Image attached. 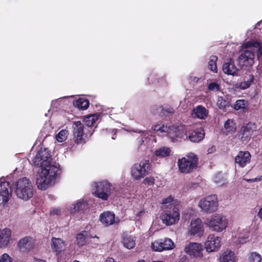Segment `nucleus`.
<instances>
[{"instance_id":"nucleus-1","label":"nucleus","mask_w":262,"mask_h":262,"mask_svg":"<svg viewBox=\"0 0 262 262\" xmlns=\"http://www.w3.org/2000/svg\"><path fill=\"white\" fill-rule=\"evenodd\" d=\"M51 160L50 154L47 149L39 150L33 160L35 165L42 167L36 178V185L39 189H47L55 183L56 178L59 174L58 167L50 164Z\"/></svg>"},{"instance_id":"nucleus-2","label":"nucleus","mask_w":262,"mask_h":262,"mask_svg":"<svg viewBox=\"0 0 262 262\" xmlns=\"http://www.w3.org/2000/svg\"><path fill=\"white\" fill-rule=\"evenodd\" d=\"M15 187V193L20 199L28 200L33 195V185L29 179L26 178H23L16 182Z\"/></svg>"},{"instance_id":"nucleus-3","label":"nucleus","mask_w":262,"mask_h":262,"mask_svg":"<svg viewBox=\"0 0 262 262\" xmlns=\"http://www.w3.org/2000/svg\"><path fill=\"white\" fill-rule=\"evenodd\" d=\"M204 223L212 231L217 232L223 231L228 226L226 217L220 213L212 215L205 221Z\"/></svg>"},{"instance_id":"nucleus-4","label":"nucleus","mask_w":262,"mask_h":262,"mask_svg":"<svg viewBox=\"0 0 262 262\" xmlns=\"http://www.w3.org/2000/svg\"><path fill=\"white\" fill-rule=\"evenodd\" d=\"M198 163L197 156L193 153H189L185 157L179 159L178 164L181 172L188 173L196 167Z\"/></svg>"},{"instance_id":"nucleus-5","label":"nucleus","mask_w":262,"mask_h":262,"mask_svg":"<svg viewBox=\"0 0 262 262\" xmlns=\"http://www.w3.org/2000/svg\"><path fill=\"white\" fill-rule=\"evenodd\" d=\"M243 51L238 57V63L241 66H251L254 63L255 54L253 48L249 45V41L242 46Z\"/></svg>"},{"instance_id":"nucleus-6","label":"nucleus","mask_w":262,"mask_h":262,"mask_svg":"<svg viewBox=\"0 0 262 262\" xmlns=\"http://www.w3.org/2000/svg\"><path fill=\"white\" fill-rule=\"evenodd\" d=\"M201 211L206 214H211L217 209L218 201L216 195H210L201 199L198 203Z\"/></svg>"},{"instance_id":"nucleus-7","label":"nucleus","mask_w":262,"mask_h":262,"mask_svg":"<svg viewBox=\"0 0 262 262\" xmlns=\"http://www.w3.org/2000/svg\"><path fill=\"white\" fill-rule=\"evenodd\" d=\"M171 205V209H164L161 215L162 222L167 226L178 223L180 219L179 207Z\"/></svg>"},{"instance_id":"nucleus-8","label":"nucleus","mask_w":262,"mask_h":262,"mask_svg":"<svg viewBox=\"0 0 262 262\" xmlns=\"http://www.w3.org/2000/svg\"><path fill=\"white\" fill-rule=\"evenodd\" d=\"M94 193L99 198L106 200L111 193V186L107 181L95 183Z\"/></svg>"},{"instance_id":"nucleus-9","label":"nucleus","mask_w":262,"mask_h":262,"mask_svg":"<svg viewBox=\"0 0 262 262\" xmlns=\"http://www.w3.org/2000/svg\"><path fill=\"white\" fill-rule=\"evenodd\" d=\"M172 142L187 139V134L183 126H169L166 135Z\"/></svg>"},{"instance_id":"nucleus-10","label":"nucleus","mask_w":262,"mask_h":262,"mask_svg":"<svg viewBox=\"0 0 262 262\" xmlns=\"http://www.w3.org/2000/svg\"><path fill=\"white\" fill-rule=\"evenodd\" d=\"M149 168L148 161H142L139 163L135 164L132 167V176L134 179L139 180L146 174Z\"/></svg>"},{"instance_id":"nucleus-11","label":"nucleus","mask_w":262,"mask_h":262,"mask_svg":"<svg viewBox=\"0 0 262 262\" xmlns=\"http://www.w3.org/2000/svg\"><path fill=\"white\" fill-rule=\"evenodd\" d=\"M152 250L157 252H162L164 250H169L174 247V243L169 238L160 239L154 241L151 245Z\"/></svg>"},{"instance_id":"nucleus-12","label":"nucleus","mask_w":262,"mask_h":262,"mask_svg":"<svg viewBox=\"0 0 262 262\" xmlns=\"http://www.w3.org/2000/svg\"><path fill=\"white\" fill-rule=\"evenodd\" d=\"M73 135L74 142L77 144H83V125L80 121L74 122L73 124Z\"/></svg>"},{"instance_id":"nucleus-13","label":"nucleus","mask_w":262,"mask_h":262,"mask_svg":"<svg viewBox=\"0 0 262 262\" xmlns=\"http://www.w3.org/2000/svg\"><path fill=\"white\" fill-rule=\"evenodd\" d=\"M221 239L220 237L210 234L205 243L206 251L208 252L217 251L221 247Z\"/></svg>"},{"instance_id":"nucleus-14","label":"nucleus","mask_w":262,"mask_h":262,"mask_svg":"<svg viewBox=\"0 0 262 262\" xmlns=\"http://www.w3.org/2000/svg\"><path fill=\"white\" fill-rule=\"evenodd\" d=\"M204 232V226L201 220L199 218L192 220L188 228V232L190 235L201 236Z\"/></svg>"},{"instance_id":"nucleus-15","label":"nucleus","mask_w":262,"mask_h":262,"mask_svg":"<svg viewBox=\"0 0 262 262\" xmlns=\"http://www.w3.org/2000/svg\"><path fill=\"white\" fill-rule=\"evenodd\" d=\"M11 196V186L8 182L0 184V205L6 203Z\"/></svg>"},{"instance_id":"nucleus-16","label":"nucleus","mask_w":262,"mask_h":262,"mask_svg":"<svg viewBox=\"0 0 262 262\" xmlns=\"http://www.w3.org/2000/svg\"><path fill=\"white\" fill-rule=\"evenodd\" d=\"M202 246L201 244L197 243H189L185 248L186 253L195 257H202Z\"/></svg>"},{"instance_id":"nucleus-17","label":"nucleus","mask_w":262,"mask_h":262,"mask_svg":"<svg viewBox=\"0 0 262 262\" xmlns=\"http://www.w3.org/2000/svg\"><path fill=\"white\" fill-rule=\"evenodd\" d=\"M51 246L52 249L56 252L58 259H59L61 253L64 251L67 244L61 238L52 237Z\"/></svg>"},{"instance_id":"nucleus-18","label":"nucleus","mask_w":262,"mask_h":262,"mask_svg":"<svg viewBox=\"0 0 262 262\" xmlns=\"http://www.w3.org/2000/svg\"><path fill=\"white\" fill-rule=\"evenodd\" d=\"M17 246L21 251L27 252L33 248L34 240L29 236L25 237L18 241Z\"/></svg>"},{"instance_id":"nucleus-19","label":"nucleus","mask_w":262,"mask_h":262,"mask_svg":"<svg viewBox=\"0 0 262 262\" xmlns=\"http://www.w3.org/2000/svg\"><path fill=\"white\" fill-rule=\"evenodd\" d=\"M253 126L251 123H249L242 127L238 134V137L244 142H247L253 134Z\"/></svg>"},{"instance_id":"nucleus-20","label":"nucleus","mask_w":262,"mask_h":262,"mask_svg":"<svg viewBox=\"0 0 262 262\" xmlns=\"http://www.w3.org/2000/svg\"><path fill=\"white\" fill-rule=\"evenodd\" d=\"M251 155L248 151H240L235 158V163L240 167H244L247 164L250 163Z\"/></svg>"},{"instance_id":"nucleus-21","label":"nucleus","mask_w":262,"mask_h":262,"mask_svg":"<svg viewBox=\"0 0 262 262\" xmlns=\"http://www.w3.org/2000/svg\"><path fill=\"white\" fill-rule=\"evenodd\" d=\"M11 237V230L4 228L0 230V248H6L9 244Z\"/></svg>"},{"instance_id":"nucleus-22","label":"nucleus","mask_w":262,"mask_h":262,"mask_svg":"<svg viewBox=\"0 0 262 262\" xmlns=\"http://www.w3.org/2000/svg\"><path fill=\"white\" fill-rule=\"evenodd\" d=\"M209 112L205 107L200 105L194 107L192 111L191 116L193 118L205 120L208 116Z\"/></svg>"},{"instance_id":"nucleus-23","label":"nucleus","mask_w":262,"mask_h":262,"mask_svg":"<svg viewBox=\"0 0 262 262\" xmlns=\"http://www.w3.org/2000/svg\"><path fill=\"white\" fill-rule=\"evenodd\" d=\"M100 221L105 226L113 225L116 222L115 214L110 211L104 212L101 214L100 216Z\"/></svg>"},{"instance_id":"nucleus-24","label":"nucleus","mask_w":262,"mask_h":262,"mask_svg":"<svg viewBox=\"0 0 262 262\" xmlns=\"http://www.w3.org/2000/svg\"><path fill=\"white\" fill-rule=\"evenodd\" d=\"M223 72L228 75H235L237 74V69L234 64L232 59H230L229 61L225 62L223 65Z\"/></svg>"},{"instance_id":"nucleus-25","label":"nucleus","mask_w":262,"mask_h":262,"mask_svg":"<svg viewBox=\"0 0 262 262\" xmlns=\"http://www.w3.org/2000/svg\"><path fill=\"white\" fill-rule=\"evenodd\" d=\"M236 236L238 238V242L240 244H244L246 242L249 237V230L247 228L245 229L239 228L237 231Z\"/></svg>"},{"instance_id":"nucleus-26","label":"nucleus","mask_w":262,"mask_h":262,"mask_svg":"<svg viewBox=\"0 0 262 262\" xmlns=\"http://www.w3.org/2000/svg\"><path fill=\"white\" fill-rule=\"evenodd\" d=\"M204 137V132L202 131H193L187 134V138H189L191 142H199L202 140Z\"/></svg>"},{"instance_id":"nucleus-27","label":"nucleus","mask_w":262,"mask_h":262,"mask_svg":"<svg viewBox=\"0 0 262 262\" xmlns=\"http://www.w3.org/2000/svg\"><path fill=\"white\" fill-rule=\"evenodd\" d=\"M249 45L253 48L254 53H257V58L258 60H262V45L259 42L255 40L249 41Z\"/></svg>"},{"instance_id":"nucleus-28","label":"nucleus","mask_w":262,"mask_h":262,"mask_svg":"<svg viewBox=\"0 0 262 262\" xmlns=\"http://www.w3.org/2000/svg\"><path fill=\"white\" fill-rule=\"evenodd\" d=\"M220 262H234V253L231 250L225 251L220 257Z\"/></svg>"},{"instance_id":"nucleus-29","label":"nucleus","mask_w":262,"mask_h":262,"mask_svg":"<svg viewBox=\"0 0 262 262\" xmlns=\"http://www.w3.org/2000/svg\"><path fill=\"white\" fill-rule=\"evenodd\" d=\"M122 243L126 248L132 249L136 245V238L130 235H125L122 239Z\"/></svg>"},{"instance_id":"nucleus-30","label":"nucleus","mask_w":262,"mask_h":262,"mask_svg":"<svg viewBox=\"0 0 262 262\" xmlns=\"http://www.w3.org/2000/svg\"><path fill=\"white\" fill-rule=\"evenodd\" d=\"M254 80V76L252 75H249L245 78L244 81L237 83L236 84V88L245 90L249 88Z\"/></svg>"},{"instance_id":"nucleus-31","label":"nucleus","mask_w":262,"mask_h":262,"mask_svg":"<svg viewBox=\"0 0 262 262\" xmlns=\"http://www.w3.org/2000/svg\"><path fill=\"white\" fill-rule=\"evenodd\" d=\"M88 239L89 234L85 231H82L77 235V242L79 246L85 245L88 243Z\"/></svg>"},{"instance_id":"nucleus-32","label":"nucleus","mask_w":262,"mask_h":262,"mask_svg":"<svg viewBox=\"0 0 262 262\" xmlns=\"http://www.w3.org/2000/svg\"><path fill=\"white\" fill-rule=\"evenodd\" d=\"M86 206V204L84 201H78L75 204L71 205L70 210L71 213H75L83 210Z\"/></svg>"},{"instance_id":"nucleus-33","label":"nucleus","mask_w":262,"mask_h":262,"mask_svg":"<svg viewBox=\"0 0 262 262\" xmlns=\"http://www.w3.org/2000/svg\"><path fill=\"white\" fill-rule=\"evenodd\" d=\"M163 206L162 208L164 209H171L170 207H171V205H173L175 207H179V204L178 202L176 201H173V199L169 196L165 199L163 200Z\"/></svg>"},{"instance_id":"nucleus-34","label":"nucleus","mask_w":262,"mask_h":262,"mask_svg":"<svg viewBox=\"0 0 262 262\" xmlns=\"http://www.w3.org/2000/svg\"><path fill=\"white\" fill-rule=\"evenodd\" d=\"M214 181L218 186L223 185L227 183L226 174L222 172L217 173L214 178Z\"/></svg>"},{"instance_id":"nucleus-35","label":"nucleus","mask_w":262,"mask_h":262,"mask_svg":"<svg viewBox=\"0 0 262 262\" xmlns=\"http://www.w3.org/2000/svg\"><path fill=\"white\" fill-rule=\"evenodd\" d=\"M170 149L167 147H161L157 149L155 154L156 156L160 157H165L169 155Z\"/></svg>"},{"instance_id":"nucleus-36","label":"nucleus","mask_w":262,"mask_h":262,"mask_svg":"<svg viewBox=\"0 0 262 262\" xmlns=\"http://www.w3.org/2000/svg\"><path fill=\"white\" fill-rule=\"evenodd\" d=\"M224 127L227 134L235 132L236 128L235 123L230 119H228L226 121L224 124Z\"/></svg>"},{"instance_id":"nucleus-37","label":"nucleus","mask_w":262,"mask_h":262,"mask_svg":"<svg viewBox=\"0 0 262 262\" xmlns=\"http://www.w3.org/2000/svg\"><path fill=\"white\" fill-rule=\"evenodd\" d=\"M74 104L79 109L85 110L89 106V102L87 99L79 98L75 102Z\"/></svg>"},{"instance_id":"nucleus-38","label":"nucleus","mask_w":262,"mask_h":262,"mask_svg":"<svg viewBox=\"0 0 262 262\" xmlns=\"http://www.w3.org/2000/svg\"><path fill=\"white\" fill-rule=\"evenodd\" d=\"M98 116L95 115H91L85 116L83 121L88 126L93 125L95 121L97 120Z\"/></svg>"},{"instance_id":"nucleus-39","label":"nucleus","mask_w":262,"mask_h":262,"mask_svg":"<svg viewBox=\"0 0 262 262\" xmlns=\"http://www.w3.org/2000/svg\"><path fill=\"white\" fill-rule=\"evenodd\" d=\"M217 57L216 56H211L208 62V68L213 72H217V67L216 65V61Z\"/></svg>"},{"instance_id":"nucleus-40","label":"nucleus","mask_w":262,"mask_h":262,"mask_svg":"<svg viewBox=\"0 0 262 262\" xmlns=\"http://www.w3.org/2000/svg\"><path fill=\"white\" fill-rule=\"evenodd\" d=\"M68 135V131L67 129H62L56 136V139L59 142H62L66 140Z\"/></svg>"},{"instance_id":"nucleus-41","label":"nucleus","mask_w":262,"mask_h":262,"mask_svg":"<svg viewBox=\"0 0 262 262\" xmlns=\"http://www.w3.org/2000/svg\"><path fill=\"white\" fill-rule=\"evenodd\" d=\"M169 126H167V125H162V126H161L160 125L157 124V125L152 126V129L154 130L159 132L161 133H166L167 134V133L168 131V129H169Z\"/></svg>"},{"instance_id":"nucleus-42","label":"nucleus","mask_w":262,"mask_h":262,"mask_svg":"<svg viewBox=\"0 0 262 262\" xmlns=\"http://www.w3.org/2000/svg\"><path fill=\"white\" fill-rule=\"evenodd\" d=\"M247 106V102L244 100H238L236 101L234 105V108L236 110H239L242 108H244Z\"/></svg>"},{"instance_id":"nucleus-43","label":"nucleus","mask_w":262,"mask_h":262,"mask_svg":"<svg viewBox=\"0 0 262 262\" xmlns=\"http://www.w3.org/2000/svg\"><path fill=\"white\" fill-rule=\"evenodd\" d=\"M261 257L259 254L256 252L252 253L250 257V262H261Z\"/></svg>"},{"instance_id":"nucleus-44","label":"nucleus","mask_w":262,"mask_h":262,"mask_svg":"<svg viewBox=\"0 0 262 262\" xmlns=\"http://www.w3.org/2000/svg\"><path fill=\"white\" fill-rule=\"evenodd\" d=\"M228 104V102L224 100L222 97L219 98L217 105L220 109H224Z\"/></svg>"},{"instance_id":"nucleus-45","label":"nucleus","mask_w":262,"mask_h":262,"mask_svg":"<svg viewBox=\"0 0 262 262\" xmlns=\"http://www.w3.org/2000/svg\"><path fill=\"white\" fill-rule=\"evenodd\" d=\"M133 132H135V133H142V136H143V138H142L141 140V141H140V143L139 144V145H142V144L144 143V142H145V140H143V138H145L147 137V136L149 135V134L147 132H146V131H143V130H141L140 129H136V130H133Z\"/></svg>"},{"instance_id":"nucleus-46","label":"nucleus","mask_w":262,"mask_h":262,"mask_svg":"<svg viewBox=\"0 0 262 262\" xmlns=\"http://www.w3.org/2000/svg\"><path fill=\"white\" fill-rule=\"evenodd\" d=\"M155 179L154 177H146L145 179L143 180V183L145 185H147L148 186H151L153 185L155 183Z\"/></svg>"},{"instance_id":"nucleus-47","label":"nucleus","mask_w":262,"mask_h":262,"mask_svg":"<svg viewBox=\"0 0 262 262\" xmlns=\"http://www.w3.org/2000/svg\"><path fill=\"white\" fill-rule=\"evenodd\" d=\"M0 262H12L11 258L7 253H4L2 255Z\"/></svg>"},{"instance_id":"nucleus-48","label":"nucleus","mask_w":262,"mask_h":262,"mask_svg":"<svg viewBox=\"0 0 262 262\" xmlns=\"http://www.w3.org/2000/svg\"><path fill=\"white\" fill-rule=\"evenodd\" d=\"M208 89L210 91H217L219 89V85L215 82H211L209 84Z\"/></svg>"},{"instance_id":"nucleus-49","label":"nucleus","mask_w":262,"mask_h":262,"mask_svg":"<svg viewBox=\"0 0 262 262\" xmlns=\"http://www.w3.org/2000/svg\"><path fill=\"white\" fill-rule=\"evenodd\" d=\"M162 108L161 106H154L151 108V112L154 114H156L159 112V111H161Z\"/></svg>"},{"instance_id":"nucleus-50","label":"nucleus","mask_w":262,"mask_h":262,"mask_svg":"<svg viewBox=\"0 0 262 262\" xmlns=\"http://www.w3.org/2000/svg\"><path fill=\"white\" fill-rule=\"evenodd\" d=\"M199 77H195V76H191L190 77V81L191 82H192L193 83H196L198 82L199 80Z\"/></svg>"},{"instance_id":"nucleus-51","label":"nucleus","mask_w":262,"mask_h":262,"mask_svg":"<svg viewBox=\"0 0 262 262\" xmlns=\"http://www.w3.org/2000/svg\"><path fill=\"white\" fill-rule=\"evenodd\" d=\"M215 147L213 145L211 146L207 149V154H211L214 153L215 151Z\"/></svg>"},{"instance_id":"nucleus-52","label":"nucleus","mask_w":262,"mask_h":262,"mask_svg":"<svg viewBox=\"0 0 262 262\" xmlns=\"http://www.w3.org/2000/svg\"><path fill=\"white\" fill-rule=\"evenodd\" d=\"M243 180H244L246 182H249V183H253V182L258 181V178H256L254 179H246V178H244Z\"/></svg>"},{"instance_id":"nucleus-53","label":"nucleus","mask_w":262,"mask_h":262,"mask_svg":"<svg viewBox=\"0 0 262 262\" xmlns=\"http://www.w3.org/2000/svg\"><path fill=\"white\" fill-rule=\"evenodd\" d=\"M164 111H165L166 112H167V113H169V114H172L174 112V110L171 108V107H167V108H165L164 109Z\"/></svg>"},{"instance_id":"nucleus-54","label":"nucleus","mask_w":262,"mask_h":262,"mask_svg":"<svg viewBox=\"0 0 262 262\" xmlns=\"http://www.w3.org/2000/svg\"><path fill=\"white\" fill-rule=\"evenodd\" d=\"M51 213L53 214H59L60 213V210L57 208L53 209L51 211Z\"/></svg>"},{"instance_id":"nucleus-55","label":"nucleus","mask_w":262,"mask_h":262,"mask_svg":"<svg viewBox=\"0 0 262 262\" xmlns=\"http://www.w3.org/2000/svg\"><path fill=\"white\" fill-rule=\"evenodd\" d=\"M258 217L262 220V208H260L257 213Z\"/></svg>"},{"instance_id":"nucleus-56","label":"nucleus","mask_w":262,"mask_h":262,"mask_svg":"<svg viewBox=\"0 0 262 262\" xmlns=\"http://www.w3.org/2000/svg\"><path fill=\"white\" fill-rule=\"evenodd\" d=\"M104 262H115L114 258L112 257H108L106 259Z\"/></svg>"},{"instance_id":"nucleus-57","label":"nucleus","mask_w":262,"mask_h":262,"mask_svg":"<svg viewBox=\"0 0 262 262\" xmlns=\"http://www.w3.org/2000/svg\"><path fill=\"white\" fill-rule=\"evenodd\" d=\"M33 262H46V261L45 260H42L40 259L35 258L34 259Z\"/></svg>"},{"instance_id":"nucleus-58","label":"nucleus","mask_w":262,"mask_h":262,"mask_svg":"<svg viewBox=\"0 0 262 262\" xmlns=\"http://www.w3.org/2000/svg\"><path fill=\"white\" fill-rule=\"evenodd\" d=\"M143 213L144 211H140V212H138L136 214L138 216H141Z\"/></svg>"},{"instance_id":"nucleus-59","label":"nucleus","mask_w":262,"mask_h":262,"mask_svg":"<svg viewBox=\"0 0 262 262\" xmlns=\"http://www.w3.org/2000/svg\"><path fill=\"white\" fill-rule=\"evenodd\" d=\"M260 21L258 22V23L256 24V25H255V27H257V26H258L259 25V24H260Z\"/></svg>"},{"instance_id":"nucleus-60","label":"nucleus","mask_w":262,"mask_h":262,"mask_svg":"<svg viewBox=\"0 0 262 262\" xmlns=\"http://www.w3.org/2000/svg\"><path fill=\"white\" fill-rule=\"evenodd\" d=\"M262 180V176L260 177L259 178H258V181H260Z\"/></svg>"},{"instance_id":"nucleus-61","label":"nucleus","mask_w":262,"mask_h":262,"mask_svg":"<svg viewBox=\"0 0 262 262\" xmlns=\"http://www.w3.org/2000/svg\"><path fill=\"white\" fill-rule=\"evenodd\" d=\"M137 262H145L144 260H140L138 261Z\"/></svg>"},{"instance_id":"nucleus-62","label":"nucleus","mask_w":262,"mask_h":262,"mask_svg":"<svg viewBox=\"0 0 262 262\" xmlns=\"http://www.w3.org/2000/svg\"><path fill=\"white\" fill-rule=\"evenodd\" d=\"M112 138V139H115V137L114 136H113Z\"/></svg>"},{"instance_id":"nucleus-63","label":"nucleus","mask_w":262,"mask_h":262,"mask_svg":"<svg viewBox=\"0 0 262 262\" xmlns=\"http://www.w3.org/2000/svg\"><path fill=\"white\" fill-rule=\"evenodd\" d=\"M153 262H163V261H154Z\"/></svg>"},{"instance_id":"nucleus-64","label":"nucleus","mask_w":262,"mask_h":262,"mask_svg":"<svg viewBox=\"0 0 262 262\" xmlns=\"http://www.w3.org/2000/svg\"><path fill=\"white\" fill-rule=\"evenodd\" d=\"M249 33V31L247 32V34H248Z\"/></svg>"}]
</instances>
